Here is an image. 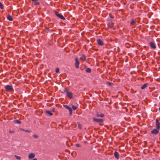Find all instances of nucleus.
<instances>
[{
  "label": "nucleus",
  "mask_w": 160,
  "mask_h": 160,
  "mask_svg": "<svg viewBox=\"0 0 160 160\" xmlns=\"http://www.w3.org/2000/svg\"><path fill=\"white\" fill-rule=\"evenodd\" d=\"M64 92L66 93L67 96L69 98L72 99L73 98L72 93L70 91L66 88H65L64 90Z\"/></svg>",
  "instance_id": "1"
},
{
  "label": "nucleus",
  "mask_w": 160,
  "mask_h": 160,
  "mask_svg": "<svg viewBox=\"0 0 160 160\" xmlns=\"http://www.w3.org/2000/svg\"><path fill=\"white\" fill-rule=\"evenodd\" d=\"M7 91H10L13 89L12 87L10 85H7L5 86Z\"/></svg>",
  "instance_id": "2"
},
{
  "label": "nucleus",
  "mask_w": 160,
  "mask_h": 160,
  "mask_svg": "<svg viewBox=\"0 0 160 160\" xmlns=\"http://www.w3.org/2000/svg\"><path fill=\"white\" fill-rule=\"evenodd\" d=\"M75 67L77 68H79V62L78 60V58H75Z\"/></svg>",
  "instance_id": "3"
},
{
  "label": "nucleus",
  "mask_w": 160,
  "mask_h": 160,
  "mask_svg": "<svg viewBox=\"0 0 160 160\" xmlns=\"http://www.w3.org/2000/svg\"><path fill=\"white\" fill-rule=\"evenodd\" d=\"M93 120L94 122H103V120L102 119H97L94 118H93Z\"/></svg>",
  "instance_id": "4"
},
{
  "label": "nucleus",
  "mask_w": 160,
  "mask_h": 160,
  "mask_svg": "<svg viewBox=\"0 0 160 160\" xmlns=\"http://www.w3.org/2000/svg\"><path fill=\"white\" fill-rule=\"evenodd\" d=\"M159 129H154L151 131V133L154 135H156L159 132Z\"/></svg>",
  "instance_id": "5"
},
{
  "label": "nucleus",
  "mask_w": 160,
  "mask_h": 160,
  "mask_svg": "<svg viewBox=\"0 0 160 160\" xmlns=\"http://www.w3.org/2000/svg\"><path fill=\"white\" fill-rule=\"evenodd\" d=\"M55 14L56 15L60 18L62 19V20H64L65 19V18L61 14L58 13L57 12H56Z\"/></svg>",
  "instance_id": "6"
},
{
  "label": "nucleus",
  "mask_w": 160,
  "mask_h": 160,
  "mask_svg": "<svg viewBox=\"0 0 160 160\" xmlns=\"http://www.w3.org/2000/svg\"><path fill=\"white\" fill-rule=\"evenodd\" d=\"M160 123L159 121L156 120V127L158 129H159L160 128Z\"/></svg>",
  "instance_id": "7"
},
{
  "label": "nucleus",
  "mask_w": 160,
  "mask_h": 160,
  "mask_svg": "<svg viewBox=\"0 0 160 160\" xmlns=\"http://www.w3.org/2000/svg\"><path fill=\"white\" fill-rule=\"evenodd\" d=\"M96 116L97 117L103 118L104 116V115L100 112H98L97 113Z\"/></svg>",
  "instance_id": "8"
},
{
  "label": "nucleus",
  "mask_w": 160,
  "mask_h": 160,
  "mask_svg": "<svg viewBox=\"0 0 160 160\" xmlns=\"http://www.w3.org/2000/svg\"><path fill=\"white\" fill-rule=\"evenodd\" d=\"M35 156V154L33 153H30L28 155V158L29 159H31L34 158Z\"/></svg>",
  "instance_id": "9"
},
{
  "label": "nucleus",
  "mask_w": 160,
  "mask_h": 160,
  "mask_svg": "<svg viewBox=\"0 0 160 160\" xmlns=\"http://www.w3.org/2000/svg\"><path fill=\"white\" fill-rule=\"evenodd\" d=\"M97 42L101 46H102L103 44V43L101 39H99L98 40Z\"/></svg>",
  "instance_id": "10"
},
{
  "label": "nucleus",
  "mask_w": 160,
  "mask_h": 160,
  "mask_svg": "<svg viewBox=\"0 0 160 160\" xmlns=\"http://www.w3.org/2000/svg\"><path fill=\"white\" fill-rule=\"evenodd\" d=\"M114 155L116 158L118 159L119 158V153L118 152H115L114 153Z\"/></svg>",
  "instance_id": "11"
},
{
  "label": "nucleus",
  "mask_w": 160,
  "mask_h": 160,
  "mask_svg": "<svg viewBox=\"0 0 160 160\" xmlns=\"http://www.w3.org/2000/svg\"><path fill=\"white\" fill-rule=\"evenodd\" d=\"M7 19L10 21H12L13 20L12 17L9 15H7Z\"/></svg>",
  "instance_id": "12"
},
{
  "label": "nucleus",
  "mask_w": 160,
  "mask_h": 160,
  "mask_svg": "<svg viewBox=\"0 0 160 160\" xmlns=\"http://www.w3.org/2000/svg\"><path fill=\"white\" fill-rule=\"evenodd\" d=\"M150 45L151 47L153 49L156 48V46L155 44L152 42H151L150 43Z\"/></svg>",
  "instance_id": "13"
},
{
  "label": "nucleus",
  "mask_w": 160,
  "mask_h": 160,
  "mask_svg": "<svg viewBox=\"0 0 160 160\" xmlns=\"http://www.w3.org/2000/svg\"><path fill=\"white\" fill-rule=\"evenodd\" d=\"M64 106L65 108L68 109L69 111H71V110H72V108L71 107H69L67 105H64Z\"/></svg>",
  "instance_id": "14"
},
{
  "label": "nucleus",
  "mask_w": 160,
  "mask_h": 160,
  "mask_svg": "<svg viewBox=\"0 0 160 160\" xmlns=\"http://www.w3.org/2000/svg\"><path fill=\"white\" fill-rule=\"evenodd\" d=\"M32 1L34 2V4L35 5H38L39 4V3L38 1V0H32Z\"/></svg>",
  "instance_id": "15"
},
{
  "label": "nucleus",
  "mask_w": 160,
  "mask_h": 160,
  "mask_svg": "<svg viewBox=\"0 0 160 160\" xmlns=\"http://www.w3.org/2000/svg\"><path fill=\"white\" fill-rule=\"evenodd\" d=\"M147 85V83H145L141 87V89H143L145 88L146 87Z\"/></svg>",
  "instance_id": "16"
},
{
  "label": "nucleus",
  "mask_w": 160,
  "mask_h": 160,
  "mask_svg": "<svg viewBox=\"0 0 160 160\" xmlns=\"http://www.w3.org/2000/svg\"><path fill=\"white\" fill-rule=\"evenodd\" d=\"M46 112L47 113L50 115V116H52V113L50 111H46Z\"/></svg>",
  "instance_id": "17"
},
{
  "label": "nucleus",
  "mask_w": 160,
  "mask_h": 160,
  "mask_svg": "<svg viewBox=\"0 0 160 160\" xmlns=\"http://www.w3.org/2000/svg\"><path fill=\"white\" fill-rule=\"evenodd\" d=\"M14 122L16 123H18V124H20L21 122L20 121L18 120H15L14 121Z\"/></svg>",
  "instance_id": "18"
},
{
  "label": "nucleus",
  "mask_w": 160,
  "mask_h": 160,
  "mask_svg": "<svg viewBox=\"0 0 160 160\" xmlns=\"http://www.w3.org/2000/svg\"><path fill=\"white\" fill-rule=\"evenodd\" d=\"M86 72H91V70L89 68H87L86 70Z\"/></svg>",
  "instance_id": "19"
},
{
  "label": "nucleus",
  "mask_w": 160,
  "mask_h": 160,
  "mask_svg": "<svg viewBox=\"0 0 160 160\" xmlns=\"http://www.w3.org/2000/svg\"><path fill=\"white\" fill-rule=\"evenodd\" d=\"M81 59L83 61H85L86 60L85 57L84 56H82L81 57Z\"/></svg>",
  "instance_id": "20"
},
{
  "label": "nucleus",
  "mask_w": 160,
  "mask_h": 160,
  "mask_svg": "<svg viewBox=\"0 0 160 160\" xmlns=\"http://www.w3.org/2000/svg\"><path fill=\"white\" fill-rule=\"evenodd\" d=\"M72 109H73V110H75L78 107L77 106H72Z\"/></svg>",
  "instance_id": "21"
},
{
  "label": "nucleus",
  "mask_w": 160,
  "mask_h": 160,
  "mask_svg": "<svg viewBox=\"0 0 160 160\" xmlns=\"http://www.w3.org/2000/svg\"><path fill=\"white\" fill-rule=\"evenodd\" d=\"M16 158L17 159L20 160L21 159V157L20 156H18L15 155V156Z\"/></svg>",
  "instance_id": "22"
},
{
  "label": "nucleus",
  "mask_w": 160,
  "mask_h": 160,
  "mask_svg": "<svg viewBox=\"0 0 160 160\" xmlns=\"http://www.w3.org/2000/svg\"><path fill=\"white\" fill-rule=\"evenodd\" d=\"M0 8L2 9H3V6L2 4L0 2Z\"/></svg>",
  "instance_id": "23"
},
{
  "label": "nucleus",
  "mask_w": 160,
  "mask_h": 160,
  "mask_svg": "<svg viewBox=\"0 0 160 160\" xmlns=\"http://www.w3.org/2000/svg\"><path fill=\"white\" fill-rule=\"evenodd\" d=\"M33 138H38V136L37 135H34L33 136Z\"/></svg>",
  "instance_id": "24"
},
{
  "label": "nucleus",
  "mask_w": 160,
  "mask_h": 160,
  "mask_svg": "<svg viewBox=\"0 0 160 160\" xmlns=\"http://www.w3.org/2000/svg\"><path fill=\"white\" fill-rule=\"evenodd\" d=\"M78 127L80 129L81 128V125L80 124H79V123L78 124Z\"/></svg>",
  "instance_id": "25"
},
{
  "label": "nucleus",
  "mask_w": 160,
  "mask_h": 160,
  "mask_svg": "<svg viewBox=\"0 0 160 160\" xmlns=\"http://www.w3.org/2000/svg\"><path fill=\"white\" fill-rule=\"evenodd\" d=\"M59 72V69L58 68H57L56 69V72L57 73H58Z\"/></svg>",
  "instance_id": "26"
},
{
  "label": "nucleus",
  "mask_w": 160,
  "mask_h": 160,
  "mask_svg": "<svg viewBox=\"0 0 160 160\" xmlns=\"http://www.w3.org/2000/svg\"><path fill=\"white\" fill-rule=\"evenodd\" d=\"M107 83L109 85H110V86L111 85L112 83L111 82H107Z\"/></svg>",
  "instance_id": "27"
},
{
  "label": "nucleus",
  "mask_w": 160,
  "mask_h": 160,
  "mask_svg": "<svg viewBox=\"0 0 160 160\" xmlns=\"http://www.w3.org/2000/svg\"><path fill=\"white\" fill-rule=\"evenodd\" d=\"M23 130H24L26 132H30L29 130H24V129H23Z\"/></svg>",
  "instance_id": "28"
},
{
  "label": "nucleus",
  "mask_w": 160,
  "mask_h": 160,
  "mask_svg": "<svg viewBox=\"0 0 160 160\" xmlns=\"http://www.w3.org/2000/svg\"><path fill=\"white\" fill-rule=\"evenodd\" d=\"M9 132L10 133H12L14 132L12 130H10Z\"/></svg>",
  "instance_id": "29"
},
{
  "label": "nucleus",
  "mask_w": 160,
  "mask_h": 160,
  "mask_svg": "<svg viewBox=\"0 0 160 160\" xmlns=\"http://www.w3.org/2000/svg\"><path fill=\"white\" fill-rule=\"evenodd\" d=\"M76 146L77 147H79L80 146V145L79 144H77L76 145Z\"/></svg>",
  "instance_id": "30"
},
{
  "label": "nucleus",
  "mask_w": 160,
  "mask_h": 160,
  "mask_svg": "<svg viewBox=\"0 0 160 160\" xmlns=\"http://www.w3.org/2000/svg\"><path fill=\"white\" fill-rule=\"evenodd\" d=\"M69 111L70 114L71 115L72 114V110H71V111Z\"/></svg>",
  "instance_id": "31"
},
{
  "label": "nucleus",
  "mask_w": 160,
  "mask_h": 160,
  "mask_svg": "<svg viewBox=\"0 0 160 160\" xmlns=\"http://www.w3.org/2000/svg\"><path fill=\"white\" fill-rule=\"evenodd\" d=\"M158 110L160 112V107L159 108Z\"/></svg>",
  "instance_id": "32"
}]
</instances>
